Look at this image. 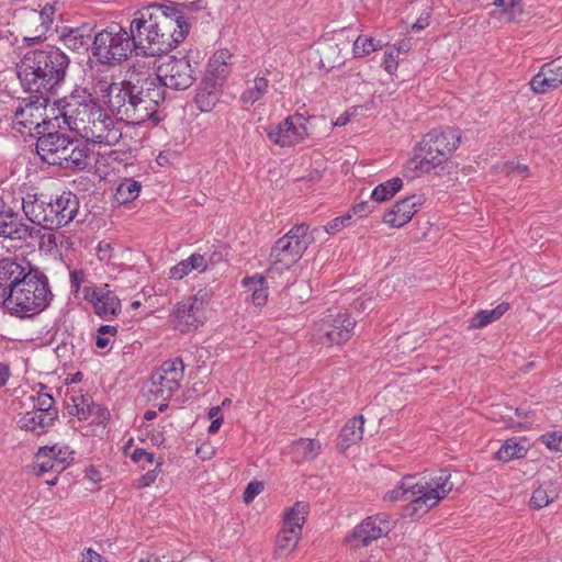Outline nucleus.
Segmentation results:
<instances>
[{"mask_svg":"<svg viewBox=\"0 0 562 562\" xmlns=\"http://www.w3.org/2000/svg\"><path fill=\"white\" fill-rule=\"evenodd\" d=\"M74 461V451L68 446H44L35 453L32 473L42 476L47 472L60 474Z\"/></svg>","mask_w":562,"mask_h":562,"instance_id":"nucleus-16","label":"nucleus"},{"mask_svg":"<svg viewBox=\"0 0 562 562\" xmlns=\"http://www.w3.org/2000/svg\"><path fill=\"white\" fill-rule=\"evenodd\" d=\"M50 127L37 136L36 151L48 165L69 170H85L89 165L90 148L79 138Z\"/></svg>","mask_w":562,"mask_h":562,"instance_id":"nucleus-5","label":"nucleus"},{"mask_svg":"<svg viewBox=\"0 0 562 562\" xmlns=\"http://www.w3.org/2000/svg\"><path fill=\"white\" fill-rule=\"evenodd\" d=\"M53 293L48 278L38 268L29 272L25 280L15 290L11 289L5 303L2 304L11 314L31 317L40 314L50 303Z\"/></svg>","mask_w":562,"mask_h":562,"instance_id":"nucleus-6","label":"nucleus"},{"mask_svg":"<svg viewBox=\"0 0 562 562\" xmlns=\"http://www.w3.org/2000/svg\"><path fill=\"white\" fill-rule=\"evenodd\" d=\"M92 116L80 131L83 137L99 145L114 146L122 138V131L116 126L114 120L102 108L95 110Z\"/></svg>","mask_w":562,"mask_h":562,"instance_id":"nucleus-17","label":"nucleus"},{"mask_svg":"<svg viewBox=\"0 0 562 562\" xmlns=\"http://www.w3.org/2000/svg\"><path fill=\"white\" fill-rule=\"evenodd\" d=\"M560 494V487L555 481H543L533 492L530 505L533 509H541L554 502Z\"/></svg>","mask_w":562,"mask_h":562,"instance_id":"nucleus-31","label":"nucleus"},{"mask_svg":"<svg viewBox=\"0 0 562 562\" xmlns=\"http://www.w3.org/2000/svg\"><path fill=\"white\" fill-rule=\"evenodd\" d=\"M93 36V27L90 24H82L78 27L64 26L58 35L66 48L77 53L88 50Z\"/></svg>","mask_w":562,"mask_h":562,"instance_id":"nucleus-27","label":"nucleus"},{"mask_svg":"<svg viewBox=\"0 0 562 562\" xmlns=\"http://www.w3.org/2000/svg\"><path fill=\"white\" fill-rule=\"evenodd\" d=\"M307 504L303 502H296L293 507H291L284 515L283 526L286 528H292L295 530H300L302 532V527L305 522V515L307 514Z\"/></svg>","mask_w":562,"mask_h":562,"instance_id":"nucleus-42","label":"nucleus"},{"mask_svg":"<svg viewBox=\"0 0 562 562\" xmlns=\"http://www.w3.org/2000/svg\"><path fill=\"white\" fill-rule=\"evenodd\" d=\"M160 465H161V462H158L154 470H149L144 475H142V477L139 479V482H138V486L145 487V486H149L150 484H153L157 479Z\"/></svg>","mask_w":562,"mask_h":562,"instance_id":"nucleus-56","label":"nucleus"},{"mask_svg":"<svg viewBox=\"0 0 562 562\" xmlns=\"http://www.w3.org/2000/svg\"><path fill=\"white\" fill-rule=\"evenodd\" d=\"M55 5L46 3L42 10L20 8L14 11V20L23 32V42L33 46L45 40V35L53 24Z\"/></svg>","mask_w":562,"mask_h":562,"instance_id":"nucleus-11","label":"nucleus"},{"mask_svg":"<svg viewBox=\"0 0 562 562\" xmlns=\"http://www.w3.org/2000/svg\"><path fill=\"white\" fill-rule=\"evenodd\" d=\"M22 210L26 218L44 229L54 231L72 222L79 211V199L64 191L59 195L27 193L22 199Z\"/></svg>","mask_w":562,"mask_h":562,"instance_id":"nucleus-3","label":"nucleus"},{"mask_svg":"<svg viewBox=\"0 0 562 562\" xmlns=\"http://www.w3.org/2000/svg\"><path fill=\"white\" fill-rule=\"evenodd\" d=\"M262 490H263L262 482H258V481L250 482L244 491V495H243L244 502L246 504L251 503L254 501V498L262 492Z\"/></svg>","mask_w":562,"mask_h":562,"instance_id":"nucleus-51","label":"nucleus"},{"mask_svg":"<svg viewBox=\"0 0 562 562\" xmlns=\"http://www.w3.org/2000/svg\"><path fill=\"white\" fill-rule=\"evenodd\" d=\"M391 529V521L386 517L370 516L353 528L347 536L346 542L355 549L367 547L372 541L387 535Z\"/></svg>","mask_w":562,"mask_h":562,"instance_id":"nucleus-20","label":"nucleus"},{"mask_svg":"<svg viewBox=\"0 0 562 562\" xmlns=\"http://www.w3.org/2000/svg\"><path fill=\"white\" fill-rule=\"evenodd\" d=\"M305 223L294 225L271 248L268 272H281L294 266L303 256L313 237Z\"/></svg>","mask_w":562,"mask_h":562,"instance_id":"nucleus-9","label":"nucleus"},{"mask_svg":"<svg viewBox=\"0 0 562 562\" xmlns=\"http://www.w3.org/2000/svg\"><path fill=\"white\" fill-rule=\"evenodd\" d=\"M321 64L328 69L335 68L344 64L339 56V47L337 44H326L321 50Z\"/></svg>","mask_w":562,"mask_h":562,"instance_id":"nucleus-45","label":"nucleus"},{"mask_svg":"<svg viewBox=\"0 0 562 562\" xmlns=\"http://www.w3.org/2000/svg\"><path fill=\"white\" fill-rule=\"evenodd\" d=\"M397 54L395 53V48L391 49L389 53H385L383 66L384 69L389 74H393L394 70L397 68Z\"/></svg>","mask_w":562,"mask_h":562,"instance_id":"nucleus-57","label":"nucleus"},{"mask_svg":"<svg viewBox=\"0 0 562 562\" xmlns=\"http://www.w3.org/2000/svg\"><path fill=\"white\" fill-rule=\"evenodd\" d=\"M228 74L229 65H224L210 60L204 78L223 87Z\"/></svg>","mask_w":562,"mask_h":562,"instance_id":"nucleus-47","label":"nucleus"},{"mask_svg":"<svg viewBox=\"0 0 562 562\" xmlns=\"http://www.w3.org/2000/svg\"><path fill=\"white\" fill-rule=\"evenodd\" d=\"M114 247L111 243L101 240L97 247V254L101 261L109 262L112 258V251Z\"/></svg>","mask_w":562,"mask_h":562,"instance_id":"nucleus-55","label":"nucleus"},{"mask_svg":"<svg viewBox=\"0 0 562 562\" xmlns=\"http://www.w3.org/2000/svg\"><path fill=\"white\" fill-rule=\"evenodd\" d=\"M231 58V54L226 49H221L216 52L213 57L210 59L214 63H220L224 65H228V59Z\"/></svg>","mask_w":562,"mask_h":562,"instance_id":"nucleus-60","label":"nucleus"},{"mask_svg":"<svg viewBox=\"0 0 562 562\" xmlns=\"http://www.w3.org/2000/svg\"><path fill=\"white\" fill-rule=\"evenodd\" d=\"M498 412H492V418L496 422H502L504 424V427L506 428H516V427H522V424L520 420H516L510 416V413L514 412V414L518 417V419L528 418L531 414L530 411H526L521 407H517L513 409L512 407H504L505 413L503 414V407L499 405L496 407Z\"/></svg>","mask_w":562,"mask_h":562,"instance_id":"nucleus-38","label":"nucleus"},{"mask_svg":"<svg viewBox=\"0 0 562 562\" xmlns=\"http://www.w3.org/2000/svg\"><path fill=\"white\" fill-rule=\"evenodd\" d=\"M356 321L347 313L328 315L317 328L318 339L322 344L341 345L349 340L353 334Z\"/></svg>","mask_w":562,"mask_h":562,"instance_id":"nucleus-19","label":"nucleus"},{"mask_svg":"<svg viewBox=\"0 0 562 562\" xmlns=\"http://www.w3.org/2000/svg\"><path fill=\"white\" fill-rule=\"evenodd\" d=\"M57 418V412L49 413H41L37 411L27 412L21 418V428L26 430L36 431L38 428L42 431H38L37 435L42 434L45 428L52 426L54 420Z\"/></svg>","mask_w":562,"mask_h":562,"instance_id":"nucleus-32","label":"nucleus"},{"mask_svg":"<svg viewBox=\"0 0 562 562\" xmlns=\"http://www.w3.org/2000/svg\"><path fill=\"white\" fill-rule=\"evenodd\" d=\"M187 262L191 271L198 270L203 272L207 269V260L204 255L193 254L187 259Z\"/></svg>","mask_w":562,"mask_h":562,"instance_id":"nucleus-52","label":"nucleus"},{"mask_svg":"<svg viewBox=\"0 0 562 562\" xmlns=\"http://www.w3.org/2000/svg\"><path fill=\"white\" fill-rule=\"evenodd\" d=\"M136 52L134 34L121 25H111L93 36L92 55L103 65H120Z\"/></svg>","mask_w":562,"mask_h":562,"instance_id":"nucleus-8","label":"nucleus"},{"mask_svg":"<svg viewBox=\"0 0 562 562\" xmlns=\"http://www.w3.org/2000/svg\"><path fill=\"white\" fill-rule=\"evenodd\" d=\"M403 187V180L395 177L376 186L371 192L374 202L382 203L392 199Z\"/></svg>","mask_w":562,"mask_h":562,"instance_id":"nucleus-39","label":"nucleus"},{"mask_svg":"<svg viewBox=\"0 0 562 562\" xmlns=\"http://www.w3.org/2000/svg\"><path fill=\"white\" fill-rule=\"evenodd\" d=\"M383 46L380 40L367 36H358L352 45V54L355 58H362L371 53L381 49Z\"/></svg>","mask_w":562,"mask_h":562,"instance_id":"nucleus-43","label":"nucleus"},{"mask_svg":"<svg viewBox=\"0 0 562 562\" xmlns=\"http://www.w3.org/2000/svg\"><path fill=\"white\" fill-rule=\"evenodd\" d=\"M509 308V304L502 302L493 310H481L471 319V328H483L488 324L499 319Z\"/></svg>","mask_w":562,"mask_h":562,"instance_id":"nucleus-37","label":"nucleus"},{"mask_svg":"<svg viewBox=\"0 0 562 562\" xmlns=\"http://www.w3.org/2000/svg\"><path fill=\"white\" fill-rule=\"evenodd\" d=\"M527 449L516 442L514 439H508L496 452V458L503 462H508L513 459L524 458Z\"/></svg>","mask_w":562,"mask_h":562,"instance_id":"nucleus-44","label":"nucleus"},{"mask_svg":"<svg viewBox=\"0 0 562 562\" xmlns=\"http://www.w3.org/2000/svg\"><path fill=\"white\" fill-rule=\"evenodd\" d=\"M350 222H351V214L350 213H347L345 215H341V216H338L334 220H331L326 226H325V231L330 234V235H334L338 232H340L344 227H347L350 225Z\"/></svg>","mask_w":562,"mask_h":562,"instance_id":"nucleus-49","label":"nucleus"},{"mask_svg":"<svg viewBox=\"0 0 562 562\" xmlns=\"http://www.w3.org/2000/svg\"><path fill=\"white\" fill-rule=\"evenodd\" d=\"M562 85V56L544 64L530 80L531 90L536 93H547Z\"/></svg>","mask_w":562,"mask_h":562,"instance_id":"nucleus-25","label":"nucleus"},{"mask_svg":"<svg viewBox=\"0 0 562 562\" xmlns=\"http://www.w3.org/2000/svg\"><path fill=\"white\" fill-rule=\"evenodd\" d=\"M61 116L70 130L80 132L101 108L86 88H76L63 100Z\"/></svg>","mask_w":562,"mask_h":562,"instance_id":"nucleus-12","label":"nucleus"},{"mask_svg":"<svg viewBox=\"0 0 562 562\" xmlns=\"http://www.w3.org/2000/svg\"><path fill=\"white\" fill-rule=\"evenodd\" d=\"M370 212V205L368 201H363L353 206V213L364 216Z\"/></svg>","mask_w":562,"mask_h":562,"instance_id":"nucleus-63","label":"nucleus"},{"mask_svg":"<svg viewBox=\"0 0 562 562\" xmlns=\"http://www.w3.org/2000/svg\"><path fill=\"white\" fill-rule=\"evenodd\" d=\"M40 231L26 225L16 212L0 196V236L25 241L38 237Z\"/></svg>","mask_w":562,"mask_h":562,"instance_id":"nucleus-21","label":"nucleus"},{"mask_svg":"<svg viewBox=\"0 0 562 562\" xmlns=\"http://www.w3.org/2000/svg\"><path fill=\"white\" fill-rule=\"evenodd\" d=\"M67 411L71 416H78L79 419H87L94 411H100V407L94 405L89 397L74 395L70 397V402L67 403Z\"/></svg>","mask_w":562,"mask_h":562,"instance_id":"nucleus-36","label":"nucleus"},{"mask_svg":"<svg viewBox=\"0 0 562 562\" xmlns=\"http://www.w3.org/2000/svg\"><path fill=\"white\" fill-rule=\"evenodd\" d=\"M55 400L48 393H38L34 398V408L41 413L57 412L54 408Z\"/></svg>","mask_w":562,"mask_h":562,"instance_id":"nucleus-48","label":"nucleus"},{"mask_svg":"<svg viewBox=\"0 0 562 562\" xmlns=\"http://www.w3.org/2000/svg\"><path fill=\"white\" fill-rule=\"evenodd\" d=\"M241 284L245 288L247 297H249L256 306L261 307L267 303L268 285L262 274L256 273L251 277H245L241 280Z\"/></svg>","mask_w":562,"mask_h":562,"instance_id":"nucleus-30","label":"nucleus"},{"mask_svg":"<svg viewBox=\"0 0 562 562\" xmlns=\"http://www.w3.org/2000/svg\"><path fill=\"white\" fill-rule=\"evenodd\" d=\"M493 4L502 9L508 22L516 21L522 14L521 0H494Z\"/></svg>","mask_w":562,"mask_h":562,"instance_id":"nucleus-46","label":"nucleus"},{"mask_svg":"<svg viewBox=\"0 0 562 562\" xmlns=\"http://www.w3.org/2000/svg\"><path fill=\"white\" fill-rule=\"evenodd\" d=\"M102 557L93 551L92 549H87L86 552L82 554V562H101Z\"/></svg>","mask_w":562,"mask_h":562,"instance_id":"nucleus-62","label":"nucleus"},{"mask_svg":"<svg viewBox=\"0 0 562 562\" xmlns=\"http://www.w3.org/2000/svg\"><path fill=\"white\" fill-rule=\"evenodd\" d=\"M69 64L59 48L34 49L21 59L18 76L27 92L49 97L64 82Z\"/></svg>","mask_w":562,"mask_h":562,"instance_id":"nucleus-2","label":"nucleus"},{"mask_svg":"<svg viewBox=\"0 0 562 562\" xmlns=\"http://www.w3.org/2000/svg\"><path fill=\"white\" fill-rule=\"evenodd\" d=\"M191 19L176 7L150 4L137 10L131 21L136 55L160 56L184 41Z\"/></svg>","mask_w":562,"mask_h":562,"instance_id":"nucleus-1","label":"nucleus"},{"mask_svg":"<svg viewBox=\"0 0 562 562\" xmlns=\"http://www.w3.org/2000/svg\"><path fill=\"white\" fill-rule=\"evenodd\" d=\"M461 134L458 128H435L428 132L418 145L415 168L428 173L446 162L458 148Z\"/></svg>","mask_w":562,"mask_h":562,"instance_id":"nucleus-7","label":"nucleus"},{"mask_svg":"<svg viewBox=\"0 0 562 562\" xmlns=\"http://www.w3.org/2000/svg\"><path fill=\"white\" fill-rule=\"evenodd\" d=\"M504 171L507 176L519 177L520 179H525L529 175L528 167L525 165H515L514 162L507 164L504 168Z\"/></svg>","mask_w":562,"mask_h":562,"instance_id":"nucleus-53","label":"nucleus"},{"mask_svg":"<svg viewBox=\"0 0 562 562\" xmlns=\"http://www.w3.org/2000/svg\"><path fill=\"white\" fill-rule=\"evenodd\" d=\"M138 90L134 88L132 72L121 82H113L108 88V106L110 111L120 117L121 121L138 125L142 124V106H138L136 99Z\"/></svg>","mask_w":562,"mask_h":562,"instance_id":"nucleus-10","label":"nucleus"},{"mask_svg":"<svg viewBox=\"0 0 562 562\" xmlns=\"http://www.w3.org/2000/svg\"><path fill=\"white\" fill-rule=\"evenodd\" d=\"M90 302L93 304L95 313L104 319L116 315L121 311V301L109 289L108 284L93 290L90 295Z\"/></svg>","mask_w":562,"mask_h":562,"instance_id":"nucleus-28","label":"nucleus"},{"mask_svg":"<svg viewBox=\"0 0 562 562\" xmlns=\"http://www.w3.org/2000/svg\"><path fill=\"white\" fill-rule=\"evenodd\" d=\"M131 459L134 461V462H140L143 460H145L147 463H153L154 462V456L153 453H149L147 452L145 449H142V448H136L132 454H131Z\"/></svg>","mask_w":562,"mask_h":562,"instance_id":"nucleus-58","label":"nucleus"},{"mask_svg":"<svg viewBox=\"0 0 562 562\" xmlns=\"http://www.w3.org/2000/svg\"><path fill=\"white\" fill-rule=\"evenodd\" d=\"M48 102L49 97L37 94L35 100L30 99L27 102L24 101V104L20 103L14 111L15 123L27 127L30 131L33 127L35 131L33 135L36 137L42 134L41 132L55 127L50 120L43 117V112Z\"/></svg>","mask_w":562,"mask_h":562,"instance_id":"nucleus-18","label":"nucleus"},{"mask_svg":"<svg viewBox=\"0 0 562 562\" xmlns=\"http://www.w3.org/2000/svg\"><path fill=\"white\" fill-rule=\"evenodd\" d=\"M198 69L199 64L191 63L189 56L180 58L171 56L157 68L155 77L164 89L187 90L196 80Z\"/></svg>","mask_w":562,"mask_h":562,"instance_id":"nucleus-13","label":"nucleus"},{"mask_svg":"<svg viewBox=\"0 0 562 562\" xmlns=\"http://www.w3.org/2000/svg\"><path fill=\"white\" fill-rule=\"evenodd\" d=\"M221 94V86L203 78L196 90L195 103L202 112H209L220 101Z\"/></svg>","mask_w":562,"mask_h":562,"instance_id":"nucleus-29","label":"nucleus"},{"mask_svg":"<svg viewBox=\"0 0 562 562\" xmlns=\"http://www.w3.org/2000/svg\"><path fill=\"white\" fill-rule=\"evenodd\" d=\"M83 280H85L83 271L75 270V271L70 272L71 286L75 288L76 291L79 290L80 284L83 282Z\"/></svg>","mask_w":562,"mask_h":562,"instance_id":"nucleus-59","label":"nucleus"},{"mask_svg":"<svg viewBox=\"0 0 562 562\" xmlns=\"http://www.w3.org/2000/svg\"><path fill=\"white\" fill-rule=\"evenodd\" d=\"M541 441L551 450L562 452V434L553 431L541 437Z\"/></svg>","mask_w":562,"mask_h":562,"instance_id":"nucleus-50","label":"nucleus"},{"mask_svg":"<svg viewBox=\"0 0 562 562\" xmlns=\"http://www.w3.org/2000/svg\"><path fill=\"white\" fill-rule=\"evenodd\" d=\"M450 474L441 471L437 477L416 481L414 475L404 476L396 487L386 494V499L396 502L398 499L409 501L407 510L409 515L422 516L435 507L453 488L449 481Z\"/></svg>","mask_w":562,"mask_h":562,"instance_id":"nucleus-4","label":"nucleus"},{"mask_svg":"<svg viewBox=\"0 0 562 562\" xmlns=\"http://www.w3.org/2000/svg\"><path fill=\"white\" fill-rule=\"evenodd\" d=\"M35 268L29 261L19 263L15 260L4 258L0 261V304L5 303L11 289L15 290L23 280L26 279L30 271Z\"/></svg>","mask_w":562,"mask_h":562,"instance_id":"nucleus-22","label":"nucleus"},{"mask_svg":"<svg viewBox=\"0 0 562 562\" xmlns=\"http://www.w3.org/2000/svg\"><path fill=\"white\" fill-rule=\"evenodd\" d=\"M202 308L203 301L196 295L190 296L178 303L175 310V327L181 333L198 329L204 323L200 315Z\"/></svg>","mask_w":562,"mask_h":562,"instance_id":"nucleus-24","label":"nucleus"},{"mask_svg":"<svg viewBox=\"0 0 562 562\" xmlns=\"http://www.w3.org/2000/svg\"><path fill=\"white\" fill-rule=\"evenodd\" d=\"M363 416L359 415L350 419L340 431V446L347 448L350 445L357 443L363 436Z\"/></svg>","mask_w":562,"mask_h":562,"instance_id":"nucleus-34","label":"nucleus"},{"mask_svg":"<svg viewBox=\"0 0 562 562\" xmlns=\"http://www.w3.org/2000/svg\"><path fill=\"white\" fill-rule=\"evenodd\" d=\"M140 189V182L131 178H125L116 188L115 200L120 204H125L131 201H134L139 195Z\"/></svg>","mask_w":562,"mask_h":562,"instance_id":"nucleus-40","label":"nucleus"},{"mask_svg":"<svg viewBox=\"0 0 562 562\" xmlns=\"http://www.w3.org/2000/svg\"><path fill=\"white\" fill-rule=\"evenodd\" d=\"M422 195L413 194L407 196L396 202L384 214L383 221L392 227L400 228L412 220L413 215L417 212V206L422 205Z\"/></svg>","mask_w":562,"mask_h":562,"instance_id":"nucleus-26","label":"nucleus"},{"mask_svg":"<svg viewBox=\"0 0 562 562\" xmlns=\"http://www.w3.org/2000/svg\"><path fill=\"white\" fill-rule=\"evenodd\" d=\"M132 75L134 88L138 90L136 99L138 106H142L139 113L140 121L144 123L156 114L157 106L165 101L166 90L158 79L148 72L133 70Z\"/></svg>","mask_w":562,"mask_h":562,"instance_id":"nucleus-15","label":"nucleus"},{"mask_svg":"<svg viewBox=\"0 0 562 562\" xmlns=\"http://www.w3.org/2000/svg\"><path fill=\"white\" fill-rule=\"evenodd\" d=\"M10 370L9 367L0 362V387L4 386L9 380Z\"/></svg>","mask_w":562,"mask_h":562,"instance_id":"nucleus-64","label":"nucleus"},{"mask_svg":"<svg viewBox=\"0 0 562 562\" xmlns=\"http://www.w3.org/2000/svg\"><path fill=\"white\" fill-rule=\"evenodd\" d=\"M268 89V80L265 77H256L252 87L247 88L240 95L239 102L244 106H250L260 100Z\"/></svg>","mask_w":562,"mask_h":562,"instance_id":"nucleus-41","label":"nucleus"},{"mask_svg":"<svg viewBox=\"0 0 562 562\" xmlns=\"http://www.w3.org/2000/svg\"><path fill=\"white\" fill-rule=\"evenodd\" d=\"M321 451V443L316 439L301 438L292 445V454L295 462L315 459Z\"/></svg>","mask_w":562,"mask_h":562,"instance_id":"nucleus-33","label":"nucleus"},{"mask_svg":"<svg viewBox=\"0 0 562 562\" xmlns=\"http://www.w3.org/2000/svg\"><path fill=\"white\" fill-rule=\"evenodd\" d=\"M429 19H430V14L429 13L422 14L417 19V21L413 24L412 29L414 31L424 30L425 27H427L429 25Z\"/></svg>","mask_w":562,"mask_h":562,"instance_id":"nucleus-61","label":"nucleus"},{"mask_svg":"<svg viewBox=\"0 0 562 562\" xmlns=\"http://www.w3.org/2000/svg\"><path fill=\"white\" fill-rule=\"evenodd\" d=\"M301 535L302 532L300 530L286 528L283 526V528L279 531L276 540L277 558L285 557L289 552H291L296 547Z\"/></svg>","mask_w":562,"mask_h":562,"instance_id":"nucleus-35","label":"nucleus"},{"mask_svg":"<svg viewBox=\"0 0 562 562\" xmlns=\"http://www.w3.org/2000/svg\"><path fill=\"white\" fill-rule=\"evenodd\" d=\"M189 272H191V270L186 259L180 261L170 269L169 277L175 280H181L183 277L189 274Z\"/></svg>","mask_w":562,"mask_h":562,"instance_id":"nucleus-54","label":"nucleus"},{"mask_svg":"<svg viewBox=\"0 0 562 562\" xmlns=\"http://www.w3.org/2000/svg\"><path fill=\"white\" fill-rule=\"evenodd\" d=\"M183 373L184 364L181 358L164 361L159 369L151 373L148 392L155 400L169 401L180 387Z\"/></svg>","mask_w":562,"mask_h":562,"instance_id":"nucleus-14","label":"nucleus"},{"mask_svg":"<svg viewBox=\"0 0 562 562\" xmlns=\"http://www.w3.org/2000/svg\"><path fill=\"white\" fill-rule=\"evenodd\" d=\"M303 116L295 114L286 117L274 127L267 130L268 138L281 147L292 146L302 140L306 134V128L302 124Z\"/></svg>","mask_w":562,"mask_h":562,"instance_id":"nucleus-23","label":"nucleus"}]
</instances>
